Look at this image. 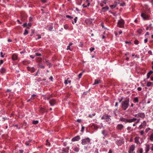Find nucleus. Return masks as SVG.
Returning <instances> with one entry per match:
<instances>
[{"label":"nucleus","instance_id":"0eeeda50","mask_svg":"<svg viewBox=\"0 0 153 153\" xmlns=\"http://www.w3.org/2000/svg\"><path fill=\"white\" fill-rule=\"evenodd\" d=\"M135 149V146L134 144L132 145L129 147L128 151V153H133Z\"/></svg>","mask_w":153,"mask_h":153},{"label":"nucleus","instance_id":"39448f33","mask_svg":"<svg viewBox=\"0 0 153 153\" xmlns=\"http://www.w3.org/2000/svg\"><path fill=\"white\" fill-rule=\"evenodd\" d=\"M125 22L123 19L119 20L117 22V25L120 27H123L124 26Z\"/></svg>","mask_w":153,"mask_h":153},{"label":"nucleus","instance_id":"4c0bfd02","mask_svg":"<svg viewBox=\"0 0 153 153\" xmlns=\"http://www.w3.org/2000/svg\"><path fill=\"white\" fill-rule=\"evenodd\" d=\"M28 33V31L26 30H25L24 33V34L25 35H27Z\"/></svg>","mask_w":153,"mask_h":153},{"label":"nucleus","instance_id":"c85d7f7f","mask_svg":"<svg viewBox=\"0 0 153 153\" xmlns=\"http://www.w3.org/2000/svg\"><path fill=\"white\" fill-rule=\"evenodd\" d=\"M38 66H39V67H40V68H42V69H44L45 68V67L44 65H42L40 63H39L38 64Z\"/></svg>","mask_w":153,"mask_h":153},{"label":"nucleus","instance_id":"58836bf2","mask_svg":"<svg viewBox=\"0 0 153 153\" xmlns=\"http://www.w3.org/2000/svg\"><path fill=\"white\" fill-rule=\"evenodd\" d=\"M142 30L141 29H139L137 30V32L139 33H140L142 32Z\"/></svg>","mask_w":153,"mask_h":153},{"label":"nucleus","instance_id":"0e129e2a","mask_svg":"<svg viewBox=\"0 0 153 153\" xmlns=\"http://www.w3.org/2000/svg\"><path fill=\"white\" fill-rule=\"evenodd\" d=\"M11 91V90L10 89H7V91H6V92H10Z\"/></svg>","mask_w":153,"mask_h":153},{"label":"nucleus","instance_id":"5701e85b","mask_svg":"<svg viewBox=\"0 0 153 153\" xmlns=\"http://www.w3.org/2000/svg\"><path fill=\"white\" fill-rule=\"evenodd\" d=\"M100 83V80H97L96 79L95 80L94 83L93 84V85H95L98 84Z\"/></svg>","mask_w":153,"mask_h":153},{"label":"nucleus","instance_id":"20e7f679","mask_svg":"<svg viewBox=\"0 0 153 153\" xmlns=\"http://www.w3.org/2000/svg\"><path fill=\"white\" fill-rule=\"evenodd\" d=\"M135 117L138 118L139 117L143 119L145 116V115L144 113H139L137 114H135L133 115Z\"/></svg>","mask_w":153,"mask_h":153},{"label":"nucleus","instance_id":"49530a36","mask_svg":"<svg viewBox=\"0 0 153 153\" xmlns=\"http://www.w3.org/2000/svg\"><path fill=\"white\" fill-rule=\"evenodd\" d=\"M29 143H29V141H26L25 143V144L26 146H28L29 145Z\"/></svg>","mask_w":153,"mask_h":153},{"label":"nucleus","instance_id":"e2e57ef3","mask_svg":"<svg viewBox=\"0 0 153 153\" xmlns=\"http://www.w3.org/2000/svg\"><path fill=\"white\" fill-rule=\"evenodd\" d=\"M148 53L149 54H150V55H152V53L151 51V50L149 51H148Z\"/></svg>","mask_w":153,"mask_h":153},{"label":"nucleus","instance_id":"a18cd8bd","mask_svg":"<svg viewBox=\"0 0 153 153\" xmlns=\"http://www.w3.org/2000/svg\"><path fill=\"white\" fill-rule=\"evenodd\" d=\"M107 0H104L103 1H102L101 2L104 3V4H106L107 2Z\"/></svg>","mask_w":153,"mask_h":153},{"label":"nucleus","instance_id":"a878e982","mask_svg":"<svg viewBox=\"0 0 153 153\" xmlns=\"http://www.w3.org/2000/svg\"><path fill=\"white\" fill-rule=\"evenodd\" d=\"M89 145H88L87 146H84V149L85 150V151H87V149H89L91 148V147L90 146H88Z\"/></svg>","mask_w":153,"mask_h":153},{"label":"nucleus","instance_id":"aec40b11","mask_svg":"<svg viewBox=\"0 0 153 153\" xmlns=\"http://www.w3.org/2000/svg\"><path fill=\"white\" fill-rule=\"evenodd\" d=\"M68 79L69 78H68L67 80H65L64 83L65 85H67L68 83H70L71 82V80H68Z\"/></svg>","mask_w":153,"mask_h":153},{"label":"nucleus","instance_id":"423d86ee","mask_svg":"<svg viewBox=\"0 0 153 153\" xmlns=\"http://www.w3.org/2000/svg\"><path fill=\"white\" fill-rule=\"evenodd\" d=\"M147 125V123L146 121L144 120L141 123V124L139 126L138 129L140 130L145 128Z\"/></svg>","mask_w":153,"mask_h":153},{"label":"nucleus","instance_id":"3c124183","mask_svg":"<svg viewBox=\"0 0 153 153\" xmlns=\"http://www.w3.org/2000/svg\"><path fill=\"white\" fill-rule=\"evenodd\" d=\"M53 29V27L52 26H51L48 29V30L50 31H51Z\"/></svg>","mask_w":153,"mask_h":153},{"label":"nucleus","instance_id":"a211bd4d","mask_svg":"<svg viewBox=\"0 0 153 153\" xmlns=\"http://www.w3.org/2000/svg\"><path fill=\"white\" fill-rule=\"evenodd\" d=\"M18 56L17 55L15 54H13L12 56V59L13 60L15 61L17 60Z\"/></svg>","mask_w":153,"mask_h":153},{"label":"nucleus","instance_id":"2eb2a0df","mask_svg":"<svg viewBox=\"0 0 153 153\" xmlns=\"http://www.w3.org/2000/svg\"><path fill=\"white\" fill-rule=\"evenodd\" d=\"M109 10V7L107 6H106L105 7H103L102 8V12H104Z\"/></svg>","mask_w":153,"mask_h":153},{"label":"nucleus","instance_id":"de8ad7c7","mask_svg":"<svg viewBox=\"0 0 153 153\" xmlns=\"http://www.w3.org/2000/svg\"><path fill=\"white\" fill-rule=\"evenodd\" d=\"M125 5V3H123L120 4V6H124Z\"/></svg>","mask_w":153,"mask_h":153},{"label":"nucleus","instance_id":"f3484780","mask_svg":"<svg viewBox=\"0 0 153 153\" xmlns=\"http://www.w3.org/2000/svg\"><path fill=\"white\" fill-rule=\"evenodd\" d=\"M136 120H137V118H133L131 119H128V123H131L132 122H134L136 121Z\"/></svg>","mask_w":153,"mask_h":153},{"label":"nucleus","instance_id":"9d476101","mask_svg":"<svg viewBox=\"0 0 153 153\" xmlns=\"http://www.w3.org/2000/svg\"><path fill=\"white\" fill-rule=\"evenodd\" d=\"M27 69L28 71H30L31 73L34 72L35 71V68L33 67H30L28 66L27 67Z\"/></svg>","mask_w":153,"mask_h":153},{"label":"nucleus","instance_id":"c9c22d12","mask_svg":"<svg viewBox=\"0 0 153 153\" xmlns=\"http://www.w3.org/2000/svg\"><path fill=\"white\" fill-rule=\"evenodd\" d=\"M138 118H137V120H136V122H135L136 124H137L138 123L140 122V119H138Z\"/></svg>","mask_w":153,"mask_h":153},{"label":"nucleus","instance_id":"c756f323","mask_svg":"<svg viewBox=\"0 0 153 153\" xmlns=\"http://www.w3.org/2000/svg\"><path fill=\"white\" fill-rule=\"evenodd\" d=\"M152 84V82H148L146 85L147 87H150V86Z\"/></svg>","mask_w":153,"mask_h":153},{"label":"nucleus","instance_id":"8fccbe9b","mask_svg":"<svg viewBox=\"0 0 153 153\" xmlns=\"http://www.w3.org/2000/svg\"><path fill=\"white\" fill-rule=\"evenodd\" d=\"M77 17H76L74 19V23H76V22L77 20Z\"/></svg>","mask_w":153,"mask_h":153},{"label":"nucleus","instance_id":"1a4fd4ad","mask_svg":"<svg viewBox=\"0 0 153 153\" xmlns=\"http://www.w3.org/2000/svg\"><path fill=\"white\" fill-rule=\"evenodd\" d=\"M80 139V137L79 135H77L72 138L71 139V141L73 142L78 141Z\"/></svg>","mask_w":153,"mask_h":153},{"label":"nucleus","instance_id":"13d9d810","mask_svg":"<svg viewBox=\"0 0 153 153\" xmlns=\"http://www.w3.org/2000/svg\"><path fill=\"white\" fill-rule=\"evenodd\" d=\"M82 121V120L81 119H77V122H78L79 123H80Z\"/></svg>","mask_w":153,"mask_h":153},{"label":"nucleus","instance_id":"f704fd0d","mask_svg":"<svg viewBox=\"0 0 153 153\" xmlns=\"http://www.w3.org/2000/svg\"><path fill=\"white\" fill-rule=\"evenodd\" d=\"M110 6L111 9H113L116 7V6L114 5H111Z\"/></svg>","mask_w":153,"mask_h":153},{"label":"nucleus","instance_id":"bb28decb","mask_svg":"<svg viewBox=\"0 0 153 153\" xmlns=\"http://www.w3.org/2000/svg\"><path fill=\"white\" fill-rule=\"evenodd\" d=\"M38 96L37 95L35 94H33L32 95L31 97L30 98V99L31 100H33L35 99V97H37Z\"/></svg>","mask_w":153,"mask_h":153},{"label":"nucleus","instance_id":"79ce46f5","mask_svg":"<svg viewBox=\"0 0 153 153\" xmlns=\"http://www.w3.org/2000/svg\"><path fill=\"white\" fill-rule=\"evenodd\" d=\"M64 28L65 29H67L68 27V25H64Z\"/></svg>","mask_w":153,"mask_h":153},{"label":"nucleus","instance_id":"e433bc0d","mask_svg":"<svg viewBox=\"0 0 153 153\" xmlns=\"http://www.w3.org/2000/svg\"><path fill=\"white\" fill-rule=\"evenodd\" d=\"M45 62L47 64V65H49V67H50L51 64L48 62V60H45Z\"/></svg>","mask_w":153,"mask_h":153},{"label":"nucleus","instance_id":"6ab92c4d","mask_svg":"<svg viewBox=\"0 0 153 153\" xmlns=\"http://www.w3.org/2000/svg\"><path fill=\"white\" fill-rule=\"evenodd\" d=\"M0 72L1 74H4L6 72V69L2 67L0 70Z\"/></svg>","mask_w":153,"mask_h":153},{"label":"nucleus","instance_id":"4be33fe9","mask_svg":"<svg viewBox=\"0 0 153 153\" xmlns=\"http://www.w3.org/2000/svg\"><path fill=\"white\" fill-rule=\"evenodd\" d=\"M135 142L137 144H138L140 143L139 142V138L137 137H136L135 138Z\"/></svg>","mask_w":153,"mask_h":153},{"label":"nucleus","instance_id":"473e14b6","mask_svg":"<svg viewBox=\"0 0 153 153\" xmlns=\"http://www.w3.org/2000/svg\"><path fill=\"white\" fill-rule=\"evenodd\" d=\"M134 43L136 45H137L138 44H139V42L137 40V39H136L134 42Z\"/></svg>","mask_w":153,"mask_h":153},{"label":"nucleus","instance_id":"7ed1b4c3","mask_svg":"<svg viewBox=\"0 0 153 153\" xmlns=\"http://www.w3.org/2000/svg\"><path fill=\"white\" fill-rule=\"evenodd\" d=\"M111 116L108 115L107 114L104 115L101 117V120H105L106 121L109 123L111 122Z\"/></svg>","mask_w":153,"mask_h":153},{"label":"nucleus","instance_id":"9b49d317","mask_svg":"<svg viewBox=\"0 0 153 153\" xmlns=\"http://www.w3.org/2000/svg\"><path fill=\"white\" fill-rule=\"evenodd\" d=\"M116 128L118 130H121L124 128V126L122 124H118Z\"/></svg>","mask_w":153,"mask_h":153},{"label":"nucleus","instance_id":"864d4df0","mask_svg":"<svg viewBox=\"0 0 153 153\" xmlns=\"http://www.w3.org/2000/svg\"><path fill=\"white\" fill-rule=\"evenodd\" d=\"M36 55L37 56H41V54L40 53H36Z\"/></svg>","mask_w":153,"mask_h":153},{"label":"nucleus","instance_id":"603ef678","mask_svg":"<svg viewBox=\"0 0 153 153\" xmlns=\"http://www.w3.org/2000/svg\"><path fill=\"white\" fill-rule=\"evenodd\" d=\"M82 73H80L78 76V77H79V78H80L81 77V76H82Z\"/></svg>","mask_w":153,"mask_h":153},{"label":"nucleus","instance_id":"ddd939ff","mask_svg":"<svg viewBox=\"0 0 153 153\" xmlns=\"http://www.w3.org/2000/svg\"><path fill=\"white\" fill-rule=\"evenodd\" d=\"M146 147L145 148V151L146 153H147L150 149V146L149 144H145Z\"/></svg>","mask_w":153,"mask_h":153},{"label":"nucleus","instance_id":"f03ea898","mask_svg":"<svg viewBox=\"0 0 153 153\" xmlns=\"http://www.w3.org/2000/svg\"><path fill=\"white\" fill-rule=\"evenodd\" d=\"M81 141V143L82 145H89L91 143V140L89 137L83 139Z\"/></svg>","mask_w":153,"mask_h":153},{"label":"nucleus","instance_id":"338daca9","mask_svg":"<svg viewBox=\"0 0 153 153\" xmlns=\"http://www.w3.org/2000/svg\"><path fill=\"white\" fill-rule=\"evenodd\" d=\"M3 63V60H0V65H1Z\"/></svg>","mask_w":153,"mask_h":153},{"label":"nucleus","instance_id":"052dcab7","mask_svg":"<svg viewBox=\"0 0 153 153\" xmlns=\"http://www.w3.org/2000/svg\"><path fill=\"white\" fill-rule=\"evenodd\" d=\"M149 73H148L147 74V79H148L150 77V76L149 75Z\"/></svg>","mask_w":153,"mask_h":153},{"label":"nucleus","instance_id":"bf43d9fd","mask_svg":"<svg viewBox=\"0 0 153 153\" xmlns=\"http://www.w3.org/2000/svg\"><path fill=\"white\" fill-rule=\"evenodd\" d=\"M0 55H1V57H4V55H3V52H0Z\"/></svg>","mask_w":153,"mask_h":153},{"label":"nucleus","instance_id":"6e6552de","mask_svg":"<svg viewBox=\"0 0 153 153\" xmlns=\"http://www.w3.org/2000/svg\"><path fill=\"white\" fill-rule=\"evenodd\" d=\"M49 103L51 106H54L56 104V100L54 99L51 98L49 100Z\"/></svg>","mask_w":153,"mask_h":153},{"label":"nucleus","instance_id":"f8f14e48","mask_svg":"<svg viewBox=\"0 0 153 153\" xmlns=\"http://www.w3.org/2000/svg\"><path fill=\"white\" fill-rule=\"evenodd\" d=\"M120 120L122 122H123L125 123H128V119L126 118L121 117L120 119Z\"/></svg>","mask_w":153,"mask_h":153},{"label":"nucleus","instance_id":"09e8293b","mask_svg":"<svg viewBox=\"0 0 153 153\" xmlns=\"http://www.w3.org/2000/svg\"><path fill=\"white\" fill-rule=\"evenodd\" d=\"M105 130H103V131H102V134L103 135H104L105 136L106 135L105 134Z\"/></svg>","mask_w":153,"mask_h":153},{"label":"nucleus","instance_id":"5fc2aeb1","mask_svg":"<svg viewBox=\"0 0 153 153\" xmlns=\"http://www.w3.org/2000/svg\"><path fill=\"white\" fill-rule=\"evenodd\" d=\"M67 50H70V51H72V50H71V49L70 46H69V45L68 46H67Z\"/></svg>","mask_w":153,"mask_h":153},{"label":"nucleus","instance_id":"f257e3e1","mask_svg":"<svg viewBox=\"0 0 153 153\" xmlns=\"http://www.w3.org/2000/svg\"><path fill=\"white\" fill-rule=\"evenodd\" d=\"M123 97H121L119 100V102L121 103V107L122 109L124 111L126 110L129 105V99H128L122 101Z\"/></svg>","mask_w":153,"mask_h":153},{"label":"nucleus","instance_id":"412c9836","mask_svg":"<svg viewBox=\"0 0 153 153\" xmlns=\"http://www.w3.org/2000/svg\"><path fill=\"white\" fill-rule=\"evenodd\" d=\"M148 139H149L151 141H153V133L151 134L149 137L148 138Z\"/></svg>","mask_w":153,"mask_h":153},{"label":"nucleus","instance_id":"ea45409f","mask_svg":"<svg viewBox=\"0 0 153 153\" xmlns=\"http://www.w3.org/2000/svg\"><path fill=\"white\" fill-rule=\"evenodd\" d=\"M84 128H85V127L82 125V128H81V132H83Z\"/></svg>","mask_w":153,"mask_h":153},{"label":"nucleus","instance_id":"4d7b16f0","mask_svg":"<svg viewBox=\"0 0 153 153\" xmlns=\"http://www.w3.org/2000/svg\"><path fill=\"white\" fill-rule=\"evenodd\" d=\"M137 90L138 91H141L142 90V88L140 87H138Z\"/></svg>","mask_w":153,"mask_h":153},{"label":"nucleus","instance_id":"a19ab883","mask_svg":"<svg viewBox=\"0 0 153 153\" xmlns=\"http://www.w3.org/2000/svg\"><path fill=\"white\" fill-rule=\"evenodd\" d=\"M66 17L67 18H70V19H72L73 18V17L69 15H66Z\"/></svg>","mask_w":153,"mask_h":153},{"label":"nucleus","instance_id":"cd10ccee","mask_svg":"<svg viewBox=\"0 0 153 153\" xmlns=\"http://www.w3.org/2000/svg\"><path fill=\"white\" fill-rule=\"evenodd\" d=\"M39 123V121H38L37 120H33V124L34 125H36V124H38Z\"/></svg>","mask_w":153,"mask_h":153},{"label":"nucleus","instance_id":"393cba45","mask_svg":"<svg viewBox=\"0 0 153 153\" xmlns=\"http://www.w3.org/2000/svg\"><path fill=\"white\" fill-rule=\"evenodd\" d=\"M43 96L44 97V99L45 100H49L51 98L50 97H45V95H43Z\"/></svg>","mask_w":153,"mask_h":153},{"label":"nucleus","instance_id":"69168bd1","mask_svg":"<svg viewBox=\"0 0 153 153\" xmlns=\"http://www.w3.org/2000/svg\"><path fill=\"white\" fill-rule=\"evenodd\" d=\"M39 72V70H38V71H37V72H36V74L34 75L35 76H38V73Z\"/></svg>","mask_w":153,"mask_h":153},{"label":"nucleus","instance_id":"6e6d98bb","mask_svg":"<svg viewBox=\"0 0 153 153\" xmlns=\"http://www.w3.org/2000/svg\"><path fill=\"white\" fill-rule=\"evenodd\" d=\"M144 133V131H140V134L141 135H143Z\"/></svg>","mask_w":153,"mask_h":153},{"label":"nucleus","instance_id":"774afa93","mask_svg":"<svg viewBox=\"0 0 153 153\" xmlns=\"http://www.w3.org/2000/svg\"><path fill=\"white\" fill-rule=\"evenodd\" d=\"M152 145V147H151L150 149L151 150L153 151V144H151Z\"/></svg>","mask_w":153,"mask_h":153},{"label":"nucleus","instance_id":"2f4dec72","mask_svg":"<svg viewBox=\"0 0 153 153\" xmlns=\"http://www.w3.org/2000/svg\"><path fill=\"white\" fill-rule=\"evenodd\" d=\"M143 149L142 148H140L139 150L137 151V153H143Z\"/></svg>","mask_w":153,"mask_h":153},{"label":"nucleus","instance_id":"72a5a7b5","mask_svg":"<svg viewBox=\"0 0 153 153\" xmlns=\"http://www.w3.org/2000/svg\"><path fill=\"white\" fill-rule=\"evenodd\" d=\"M62 151L66 153H67L68 151L66 149L63 148L62 150Z\"/></svg>","mask_w":153,"mask_h":153},{"label":"nucleus","instance_id":"b1692460","mask_svg":"<svg viewBox=\"0 0 153 153\" xmlns=\"http://www.w3.org/2000/svg\"><path fill=\"white\" fill-rule=\"evenodd\" d=\"M138 99L137 97H135L134 98V100H133V102H134V103L138 102Z\"/></svg>","mask_w":153,"mask_h":153},{"label":"nucleus","instance_id":"c03bdc74","mask_svg":"<svg viewBox=\"0 0 153 153\" xmlns=\"http://www.w3.org/2000/svg\"><path fill=\"white\" fill-rule=\"evenodd\" d=\"M150 130V128H148L145 129V131L146 133H147L148 131Z\"/></svg>","mask_w":153,"mask_h":153},{"label":"nucleus","instance_id":"7c9ffc66","mask_svg":"<svg viewBox=\"0 0 153 153\" xmlns=\"http://www.w3.org/2000/svg\"><path fill=\"white\" fill-rule=\"evenodd\" d=\"M79 148L78 147H76L74 149V150L76 152H78L79 151Z\"/></svg>","mask_w":153,"mask_h":153},{"label":"nucleus","instance_id":"4468645a","mask_svg":"<svg viewBox=\"0 0 153 153\" xmlns=\"http://www.w3.org/2000/svg\"><path fill=\"white\" fill-rule=\"evenodd\" d=\"M141 16L144 19H146L148 18L147 15L145 13H142L141 14Z\"/></svg>","mask_w":153,"mask_h":153},{"label":"nucleus","instance_id":"dca6fc26","mask_svg":"<svg viewBox=\"0 0 153 153\" xmlns=\"http://www.w3.org/2000/svg\"><path fill=\"white\" fill-rule=\"evenodd\" d=\"M123 142L121 140H117L116 142V143L118 146H121L123 144Z\"/></svg>","mask_w":153,"mask_h":153},{"label":"nucleus","instance_id":"37998d69","mask_svg":"<svg viewBox=\"0 0 153 153\" xmlns=\"http://www.w3.org/2000/svg\"><path fill=\"white\" fill-rule=\"evenodd\" d=\"M89 50L90 52H92L94 50V48L93 47H91L90 48Z\"/></svg>","mask_w":153,"mask_h":153},{"label":"nucleus","instance_id":"680f3d73","mask_svg":"<svg viewBox=\"0 0 153 153\" xmlns=\"http://www.w3.org/2000/svg\"><path fill=\"white\" fill-rule=\"evenodd\" d=\"M49 79L51 81H53V77L52 76H51Z\"/></svg>","mask_w":153,"mask_h":153}]
</instances>
